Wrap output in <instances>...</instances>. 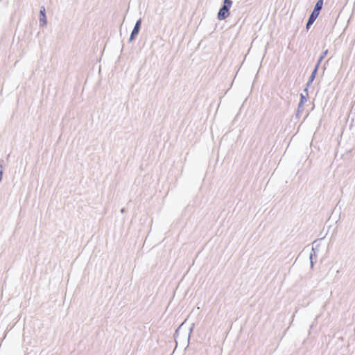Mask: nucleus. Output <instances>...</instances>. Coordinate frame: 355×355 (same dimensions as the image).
<instances>
[{
    "label": "nucleus",
    "mask_w": 355,
    "mask_h": 355,
    "mask_svg": "<svg viewBox=\"0 0 355 355\" xmlns=\"http://www.w3.org/2000/svg\"><path fill=\"white\" fill-rule=\"evenodd\" d=\"M39 21H40V26L41 27L45 26L47 24V19H46V10L44 6H42L40 9Z\"/></svg>",
    "instance_id": "obj_3"
},
{
    "label": "nucleus",
    "mask_w": 355,
    "mask_h": 355,
    "mask_svg": "<svg viewBox=\"0 0 355 355\" xmlns=\"http://www.w3.org/2000/svg\"><path fill=\"white\" fill-rule=\"evenodd\" d=\"M312 24H310V22H309V20H308V22H307V24H306V29H309L310 26H311V25H312Z\"/></svg>",
    "instance_id": "obj_10"
},
{
    "label": "nucleus",
    "mask_w": 355,
    "mask_h": 355,
    "mask_svg": "<svg viewBox=\"0 0 355 355\" xmlns=\"http://www.w3.org/2000/svg\"><path fill=\"white\" fill-rule=\"evenodd\" d=\"M307 101V98L303 94H301V101L299 103V106H302L304 103Z\"/></svg>",
    "instance_id": "obj_8"
},
{
    "label": "nucleus",
    "mask_w": 355,
    "mask_h": 355,
    "mask_svg": "<svg viewBox=\"0 0 355 355\" xmlns=\"http://www.w3.org/2000/svg\"><path fill=\"white\" fill-rule=\"evenodd\" d=\"M318 67V66H316L315 69L312 72V73H311V76L309 78V81L308 83V85H309V84H311L313 82V80H314L315 74H316V72H317Z\"/></svg>",
    "instance_id": "obj_6"
},
{
    "label": "nucleus",
    "mask_w": 355,
    "mask_h": 355,
    "mask_svg": "<svg viewBox=\"0 0 355 355\" xmlns=\"http://www.w3.org/2000/svg\"><path fill=\"white\" fill-rule=\"evenodd\" d=\"M323 6V0H318L315 5L314 10L320 12Z\"/></svg>",
    "instance_id": "obj_5"
},
{
    "label": "nucleus",
    "mask_w": 355,
    "mask_h": 355,
    "mask_svg": "<svg viewBox=\"0 0 355 355\" xmlns=\"http://www.w3.org/2000/svg\"><path fill=\"white\" fill-rule=\"evenodd\" d=\"M141 24V19H139L137 21V22L134 26V28H133L132 33L130 35V40H129L130 41H132L133 40H135V37L139 34Z\"/></svg>",
    "instance_id": "obj_2"
},
{
    "label": "nucleus",
    "mask_w": 355,
    "mask_h": 355,
    "mask_svg": "<svg viewBox=\"0 0 355 355\" xmlns=\"http://www.w3.org/2000/svg\"><path fill=\"white\" fill-rule=\"evenodd\" d=\"M182 325H184V322H183V323H182V324L180 325V327H179V329H178L177 333L178 332V331L180 330V329L181 328V327H182Z\"/></svg>",
    "instance_id": "obj_12"
},
{
    "label": "nucleus",
    "mask_w": 355,
    "mask_h": 355,
    "mask_svg": "<svg viewBox=\"0 0 355 355\" xmlns=\"http://www.w3.org/2000/svg\"><path fill=\"white\" fill-rule=\"evenodd\" d=\"M328 53V50H325L322 54L321 55V56L320 57L319 60H318V64L316 66H319L320 63L322 62V60L324 59V58L325 57V55L327 54Z\"/></svg>",
    "instance_id": "obj_7"
},
{
    "label": "nucleus",
    "mask_w": 355,
    "mask_h": 355,
    "mask_svg": "<svg viewBox=\"0 0 355 355\" xmlns=\"http://www.w3.org/2000/svg\"><path fill=\"white\" fill-rule=\"evenodd\" d=\"M232 1L231 0H224V4L218 13V19L223 20L230 15V8H231Z\"/></svg>",
    "instance_id": "obj_1"
},
{
    "label": "nucleus",
    "mask_w": 355,
    "mask_h": 355,
    "mask_svg": "<svg viewBox=\"0 0 355 355\" xmlns=\"http://www.w3.org/2000/svg\"><path fill=\"white\" fill-rule=\"evenodd\" d=\"M3 177V167L0 165V182L2 180Z\"/></svg>",
    "instance_id": "obj_9"
},
{
    "label": "nucleus",
    "mask_w": 355,
    "mask_h": 355,
    "mask_svg": "<svg viewBox=\"0 0 355 355\" xmlns=\"http://www.w3.org/2000/svg\"><path fill=\"white\" fill-rule=\"evenodd\" d=\"M319 13L318 12L315 11V10H313V12H311L310 17H309V22L310 24H313V22L315 21V19L318 18V15H319Z\"/></svg>",
    "instance_id": "obj_4"
},
{
    "label": "nucleus",
    "mask_w": 355,
    "mask_h": 355,
    "mask_svg": "<svg viewBox=\"0 0 355 355\" xmlns=\"http://www.w3.org/2000/svg\"><path fill=\"white\" fill-rule=\"evenodd\" d=\"M193 326H194V324H192V326H191V328H190V329H189V338L190 337V334H191V332H192V331H193Z\"/></svg>",
    "instance_id": "obj_11"
}]
</instances>
